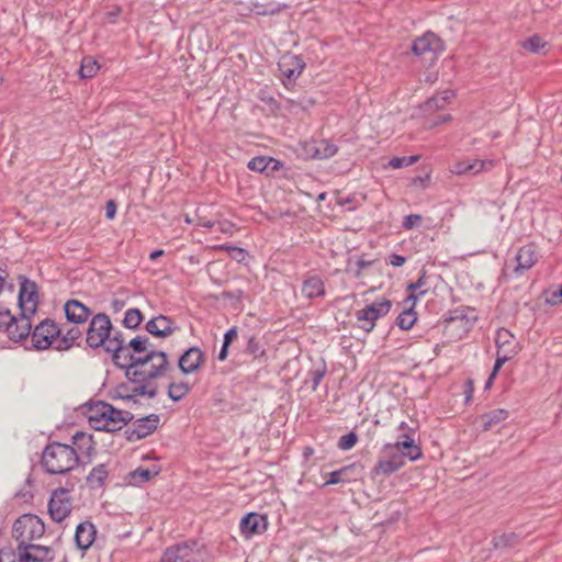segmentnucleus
<instances>
[{
    "label": "nucleus",
    "instance_id": "f257e3e1",
    "mask_svg": "<svg viewBox=\"0 0 562 562\" xmlns=\"http://www.w3.org/2000/svg\"><path fill=\"white\" fill-rule=\"evenodd\" d=\"M168 366L166 352L150 350L143 356L132 353V359L122 362L119 368L125 370V376L130 382H148L162 375Z\"/></svg>",
    "mask_w": 562,
    "mask_h": 562
},
{
    "label": "nucleus",
    "instance_id": "f03ea898",
    "mask_svg": "<svg viewBox=\"0 0 562 562\" xmlns=\"http://www.w3.org/2000/svg\"><path fill=\"white\" fill-rule=\"evenodd\" d=\"M89 425L95 430L113 432L122 429L133 419V414L114 408L109 403L99 401L87 406Z\"/></svg>",
    "mask_w": 562,
    "mask_h": 562
},
{
    "label": "nucleus",
    "instance_id": "7ed1b4c3",
    "mask_svg": "<svg viewBox=\"0 0 562 562\" xmlns=\"http://www.w3.org/2000/svg\"><path fill=\"white\" fill-rule=\"evenodd\" d=\"M41 464L49 474H67L78 467V458L70 445L52 442L44 448Z\"/></svg>",
    "mask_w": 562,
    "mask_h": 562
},
{
    "label": "nucleus",
    "instance_id": "20e7f679",
    "mask_svg": "<svg viewBox=\"0 0 562 562\" xmlns=\"http://www.w3.org/2000/svg\"><path fill=\"white\" fill-rule=\"evenodd\" d=\"M32 329V323L25 316H15L3 304H0V339L8 338L20 342L26 339Z\"/></svg>",
    "mask_w": 562,
    "mask_h": 562
},
{
    "label": "nucleus",
    "instance_id": "39448f33",
    "mask_svg": "<svg viewBox=\"0 0 562 562\" xmlns=\"http://www.w3.org/2000/svg\"><path fill=\"white\" fill-rule=\"evenodd\" d=\"M78 483V477L69 476L65 486L53 491L48 503V513L54 521L60 522L70 515L72 510L70 493Z\"/></svg>",
    "mask_w": 562,
    "mask_h": 562
},
{
    "label": "nucleus",
    "instance_id": "423d86ee",
    "mask_svg": "<svg viewBox=\"0 0 562 562\" xmlns=\"http://www.w3.org/2000/svg\"><path fill=\"white\" fill-rule=\"evenodd\" d=\"M45 532L44 522L32 514L22 515L13 524L12 536L18 541V549L32 543Z\"/></svg>",
    "mask_w": 562,
    "mask_h": 562
},
{
    "label": "nucleus",
    "instance_id": "0eeeda50",
    "mask_svg": "<svg viewBox=\"0 0 562 562\" xmlns=\"http://www.w3.org/2000/svg\"><path fill=\"white\" fill-rule=\"evenodd\" d=\"M61 328L50 318L42 321L32 331L31 340L36 350L56 349Z\"/></svg>",
    "mask_w": 562,
    "mask_h": 562
},
{
    "label": "nucleus",
    "instance_id": "6e6552de",
    "mask_svg": "<svg viewBox=\"0 0 562 562\" xmlns=\"http://www.w3.org/2000/svg\"><path fill=\"white\" fill-rule=\"evenodd\" d=\"M19 284L18 301L21 311L19 316H25L31 322V317L36 313L38 306V288L25 276H19Z\"/></svg>",
    "mask_w": 562,
    "mask_h": 562
},
{
    "label": "nucleus",
    "instance_id": "1a4fd4ad",
    "mask_svg": "<svg viewBox=\"0 0 562 562\" xmlns=\"http://www.w3.org/2000/svg\"><path fill=\"white\" fill-rule=\"evenodd\" d=\"M113 326L110 317L104 313L94 315L87 329L86 341L89 347L95 349L105 348L109 335L112 333Z\"/></svg>",
    "mask_w": 562,
    "mask_h": 562
},
{
    "label": "nucleus",
    "instance_id": "9d476101",
    "mask_svg": "<svg viewBox=\"0 0 562 562\" xmlns=\"http://www.w3.org/2000/svg\"><path fill=\"white\" fill-rule=\"evenodd\" d=\"M392 303L390 300H381L375 301L370 305H367L364 308H361L356 312V318L359 323V327L366 330L367 333L371 331L375 322L385 316L391 310Z\"/></svg>",
    "mask_w": 562,
    "mask_h": 562
},
{
    "label": "nucleus",
    "instance_id": "9b49d317",
    "mask_svg": "<svg viewBox=\"0 0 562 562\" xmlns=\"http://www.w3.org/2000/svg\"><path fill=\"white\" fill-rule=\"evenodd\" d=\"M71 449L75 451L78 458V465L89 464L92 461V457L95 453V441L92 435L77 431L71 437Z\"/></svg>",
    "mask_w": 562,
    "mask_h": 562
},
{
    "label": "nucleus",
    "instance_id": "f8f14e48",
    "mask_svg": "<svg viewBox=\"0 0 562 562\" xmlns=\"http://www.w3.org/2000/svg\"><path fill=\"white\" fill-rule=\"evenodd\" d=\"M160 417L157 414H150L146 417L136 419L130 428L125 430L128 441L140 440L151 435L159 425Z\"/></svg>",
    "mask_w": 562,
    "mask_h": 562
},
{
    "label": "nucleus",
    "instance_id": "ddd939ff",
    "mask_svg": "<svg viewBox=\"0 0 562 562\" xmlns=\"http://www.w3.org/2000/svg\"><path fill=\"white\" fill-rule=\"evenodd\" d=\"M104 350L112 353V360L116 367L132 359V352L126 347L123 335L119 330L113 329L109 335Z\"/></svg>",
    "mask_w": 562,
    "mask_h": 562
},
{
    "label": "nucleus",
    "instance_id": "4468645a",
    "mask_svg": "<svg viewBox=\"0 0 562 562\" xmlns=\"http://www.w3.org/2000/svg\"><path fill=\"white\" fill-rule=\"evenodd\" d=\"M445 49L443 42L432 32H427L417 37L412 44V52L416 56L431 54L436 56Z\"/></svg>",
    "mask_w": 562,
    "mask_h": 562
},
{
    "label": "nucleus",
    "instance_id": "2eb2a0df",
    "mask_svg": "<svg viewBox=\"0 0 562 562\" xmlns=\"http://www.w3.org/2000/svg\"><path fill=\"white\" fill-rule=\"evenodd\" d=\"M385 451H396L411 461H416L422 457V449L415 443L414 438L408 434L398 436L397 441L394 443H386Z\"/></svg>",
    "mask_w": 562,
    "mask_h": 562
},
{
    "label": "nucleus",
    "instance_id": "dca6fc26",
    "mask_svg": "<svg viewBox=\"0 0 562 562\" xmlns=\"http://www.w3.org/2000/svg\"><path fill=\"white\" fill-rule=\"evenodd\" d=\"M516 267L514 272L516 274H522L526 270L531 269L538 261L539 255L535 244H527L519 248L516 254Z\"/></svg>",
    "mask_w": 562,
    "mask_h": 562
},
{
    "label": "nucleus",
    "instance_id": "f3484780",
    "mask_svg": "<svg viewBox=\"0 0 562 562\" xmlns=\"http://www.w3.org/2000/svg\"><path fill=\"white\" fill-rule=\"evenodd\" d=\"M239 528L241 535L246 538H250L267 529V517L257 513H249L241 518Z\"/></svg>",
    "mask_w": 562,
    "mask_h": 562
},
{
    "label": "nucleus",
    "instance_id": "a211bd4d",
    "mask_svg": "<svg viewBox=\"0 0 562 562\" xmlns=\"http://www.w3.org/2000/svg\"><path fill=\"white\" fill-rule=\"evenodd\" d=\"M196 552L188 544H176L168 548L160 562H196Z\"/></svg>",
    "mask_w": 562,
    "mask_h": 562
},
{
    "label": "nucleus",
    "instance_id": "6ab92c4d",
    "mask_svg": "<svg viewBox=\"0 0 562 562\" xmlns=\"http://www.w3.org/2000/svg\"><path fill=\"white\" fill-rule=\"evenodd\" d=\"M278 68L282 78L293 81L301 75L304 64L297 56L285 54L280 58Z\"/></svg>",
    "mask_w": 562,
    "mask_h": 562
},
{
    "label": "nucleus",
    "instance_id": "aec40b11",
    "mask_svg": "<svg viewBox=\"0 0 562 562\" xmlns=\"http://www.w3.org/2000/svg\"><path fill=\"white\" fill-rule=\"evenodd\" d=\"M205 361V353L199 347H191L179 358V368L184 374L195 372Z\"/></svg>",
    "mask_w": 562,
    "mask_h": 562
},
{
    "label": "nucleus",
    "instance_id": "412c9836",
    "mask_svg": "<svg viewBox=\"0 0 562 562\" xmlns=\"http://www.w3.org/2000/svg\"><path fill=\"white\" fill-rule=\"evenodd\" d=\"M383 453L386 456L385 459H380L374 468L375 474L391 475L392 473L398 471L405 464V457L397 453L396 451H385L383 449Z\"/></svg>",
    "mask_w": 562,
    "mask_h": 562
},
{
    "label": "nucleus",
    "instance_id": "4be33fe9",
    "mask_svg": "<svg viewBox=\"0 0 562 562\" xmlns=\"http://www.w3.org/2000/svg\"><path fill=\"white\" fill-rule=\"evenodd\" d=\"M176 329L175 322L165 315L153 317L146 324V330L153 336L160 338L171 336Z\"/></svg>",
    "mask_w": 562,
    "mask_h": 562
},
{
    "label": "nucleus",
    "instance_id": "5701e85b",
    "mask_svg": "<svg viewBox=\"0 0 562 562\" xmlns=\"http://www.w3.org/2000/svg\"><path fill=\"white\" fill-rule=\"evenodd\" d=\"M66 318L74 324H83L91 315V311L77 300H69L64 306Z\"/></svg>",
    "mask_w": 562,
    "mask_h": 562
},
{
    "label": "nucleus",
    "instance_id": "b1692460",
    "mask_svg": "<svg viewBox=\"0 0 562 562\" xmlns=\"http://www.w3.org/2000/svg\"><path fill=\"white\" fill-rule=\"evenodd\" d=\"M97 529L91 521L80 522L76 528V546L81 550L89 549L95 540Z\"/></svg>",
    "mask_w": 562,
    "mask_h": 562
},
{
    "label": "nucleus",
    "instance_id": "393cba45",
    "mask_svg": "<svg viewBox=\"0 0 562 562\" xmlns=\"http://www.w3.org/2000/svg\"><path fill=\"white\" fill-rule=\"evenodd\" d=\"M509 417V413L506 409L497 408L490 411L480 416V422L484 431L491 430L493 427L503 423Z\"/></svg>",
    "mask_w": 562,
    "mask_h": 562
},
{
    "label": "nucleus",
    "instance_id": "a878e982",
    "mask_svg": "<svg viewBox=\"0 0 562 562\" xmlns=\"http://www.w3.org/2000/svg\"><path fill=\"white\" fill-rule=\"evenodd\" d=\"M82 331L74 326L68 328L65 333L61 329V334H59V339H57L56 350L65 351L70 349L72 346L78 344V340L81 338Z\"/></svg>",
    "mask_w": 562,
    "mask_h": 562
},
{
    "label": "nucleus",
    "instance_id": "bb28decb",
    "mask_svg": "<svg viewBox=\"0 0 562 562\" xmlns=\"http://www.w3.org/2000/svg\"><path fill=\"white\" fill-rule=\"evenodd\" d=\"M31 555L33 562H49L54 559V552L50 547L30 543L21 548Z\"/></svg>",
    "mask_w": 562,
    "mask_h": 562
},
{
    "label": "nucleus",
    "instance_id": "cd10ccee",
    "mask_svg": "<svg viewBox=\"0 0 562 562\" xmlns=\"http://www.w3.org/2000/svg\"><path fill=\"white\" fill-rule=\"evenodd\" d=\"M406 290L409 292L406 302H411L412 306H415L417 300L429 291V288L427 286L426 272L424 271L416 282L407 284Z\"/></svg>",
    "mask_w": 562,
    "mask_h": 562
},
{
    "label": "nucleus",
    "instance_id": "c85d7f7f",
    "mask_svg": "<svg viewBox=\"0 0 562 562\" xmlns=\"http://www.w3.org/2000/svg\"><path fill=\"white\" fill-rule=\"evenodd\" d=\"M495 342L498 348L497 352L504 353V350L508 349H515L516 353L518 352L517 342L515 341L513 334L508 329H498L496 333Z\"/></svg>",
    "mask_w": 562,
    "mask_h": 562
},
{
    "label": "nucleus",
    "instance_id": "c756f323",
    "mask_svg": "<svg viewBox=\"0 0 562 562\" xmlns=\"http://www.w3.org/2000/svg\"><path fill=\"white\" fill-rule=\"evenodd\" d=\"M109 472L106 470L105 464H99L94 467L90 473L87 475V484L91 488H100L104 485L105 480L108 479Z\"/></svg>",
    "mask_w": 562,
    "mask_h": 562
},
{
    "label": "nucleus",
    "instance_id": "7c9ffc66",
    "mask_svg": "<svg viewBox=\"0 0 562 562\" xmlns=\"http://www.w3.org/2000/svg\"><path fill=\"white\" fill-rule=\"evenodd\" d=\"M519 542V536L515 532H505L502 535H494L492 539L495 549L513 548Z\"/></svg>",
    "mask_w": 562,
    "mask_h": 562
},
{
    "label": "nucleus",
    "instance_id": "2f4dec72",
    "mask_svg": "<svg viewBox=\"0 0 562 562\" xmlns=\"http://www.w3.org/2000/svg\"><path fill=\"white\" fill-rule=\"evenodd\" d=\"M126 347L136 356H143L151 350V344L147 336H136L126 345Z\"/></svg>",
    "mask_w": 562,
    "mask_h": 562
},
{
    "label": "nucleus",
    "instance_id": "473e14b6",
    "mask_svg": "<svg viewBox=\"0 0 562 562\" xmlns=\"http://www.w3.org/2000/svg\"><path fill=\"white\" fill-rule=\"evenodd\" d=\"M99 68L100 66L93 57L86 56L81 60L79 75L83 79H89L97 75Z\"/></svg>",
    "mask_w": 562,
    "mask_h": 562
},
{
    "label": "nucleus",
    "instance_id": "72a5a7b5",
    "mask_svg": "<svg viewBox=\"0 0 562 562\" xmlns=\"http://www.w3.org/2000/svg\"><path fill=\"white\" fill-rule=\"evenodd\" d=\"M159 473L158 470L137 468L130 473L131 484L140 485Z\"/></svg>",
    "mask_w": 562,
    "mask_h": 562
},
{
    "label": "nucleus",
    "instance_id": "f704fd0d",
    "mask_svg": "<svg viewBox=\"0 0 562 562\" xmlns=\"http://www.w3.org/2000/svg\"><path fill=\"white\" fill-rule=\"evenodd\" d=\"M417 319L416 313L414 311V306L412 304L408 308L404 310L397 317L396 324L401 329L407 330L413 327Z\"/></svg>",
    "mask_w": 562,
    "mask_h": 562
},
{
    "label": "nucleus",
    "instance_id": "c9c22d12",
    "mask_svg": "<svg viewBox=\"0 0 562 562\" xmlns=\"http://www.w3.org/2000/svg\"><path fill=\"white\" fill-rule=\"evenodd\" d=\"M143 321V314L138 308H128L125 312L123 325L128 329H136Z\"/></svg>",
    "mask_w": 562,
    "mask_h": 562
},
{
    "label": "nucleus",
    "instance_id": "e433bc0d",
    "mask_svg": "<svg viewBox=\"0 0 562 562\" xmlns=\"http://www.w3.org/2000/svg\"><path fill=\"white\" fill-rule=\"evenodd\" d=\"M547 42L539 35H532L521 42V46L533 54H539L547 46Z\"/></svg>",
    "mask_w": 562,
    "mask_h": 562
},
{
    "label": "nucleus",
    "instance_id": "4c0bfd02",
    "mask_svg": "<svg viewBox=\"0 0 562 562\" xmlns=\"http://www.w3.org/2000/svg\"><path fill=\"white\" fill-rule=\"evenodd\" d=\"M454 97L453 91L445 90L426 102L427 110L441 109L445 103Z\"/></svg>",
    "mask_w": 562,
    "mask_h": 562
},
{
    "label": "nucleus",
    "instance_id": "58836bf2",
    "mask_svg": "<svg viewBox=\"0 0 562 562\" xmlns=\"http://www.w3.org/2000/svg\"><path fill=\"white\" fill-rule=\"evenodd\" d=\"M189 391L190 387L184 382L170 383L168 387V395L172 401L179 402L189 393Z\"/></svg>",
    "mask_w": 562,
    "mask_h": 562
},
{
    "label": "nucleus",
    "instance_id": "ea45409f",
    "mask_svg": "<svg viewBox=\"0 0 562 562\" xmlns=\"http://www.w3.org/2000/svg\"><path fill=\"white\" fill-rule=\"evenodd\" d=\"M18 557H15V553L10 551H0V562H5V560H9L10 562H33L31 560V555L23 551L22 549H18Z\"/></svg>",
    "mask_w": 562,
    "mask_h": 562
},
{
    "label": "nucleus",
    "instance_id": "a19ab883",
    "mask_svg": "<svg viewBox=\"0 0 562 562\" xmlns=\"http://www.w3.org/2000/svg\"><path fill=\"white\" fill-rule=\"evenodd\" d=\"M338 151V146L329 139L318 142V158H330Z\"/></svg>",
    "mask_w": 562,
    "mask_h": 562
},
{
    "label": "nucleus",
    "instance_id": "79ce46f5",
    "mask_svg": "<svg viewBox=\"0 0 562 562\" xmlns=\"http://www.w3.org/2000/svg\"><path fill=\"white\" fill-rule=\"evenodd\" d=\"M495 166L494 160L492 159H474L470 160V175H477L483 171H488Z\"/></svg>",
    "mask_w": 562,
    "mask_h": 562
},
{
    "label": "nucleus",
    "instance_id": "37998d69",
    "mask_svg": "<svg viewBox=\"0 0 562 562\" xmlns=\"http://www.w3.org/2000/svg\"><path fill=\"white\" fill-rule=\"evenodd\" d=\"M515 355H516V350L515 349L504 350V353L497 352V358L495 360V364H494L493 371H492V373L490 375V380H493L495 378V375L497 374L498 370L502 368V366L506 361L512 359Z\"/></svg>",
    "mask_w": 562,
    "mask_h": 562
},
{
    "label": "nucleus",
    "instance_id": "c03bdc74",
    "mask_svg": "<svg viewBox=\"0 0 562 562\" xmlns=\"http://www.w3.org/2000/svg\"><path fill=\"white\" fill-rule=\"evenodd\" d=\"M418 160H419V156L418 155L405 156V157H393L392 159H390L387 166L393 168V169H398V168H402V167L412 166L415 162H417Z\"/></svg>",
    "mask_w": 562,
    "mask_h": 562
},
{
    "label": "nucleus",
    "instance_id": "a18cd8bd",
    "mask_svg": "<svg viewBox=\"0 0 562 562\" xmlns=\"http://www.w3.org/2000/svg\"><path fill=\"white\" fill-rule=\"evenodd\" d=\"M136 386L133 389V393L131 395L137 396H148L149 398H154L157 395V387H148L147 382H133Z\"/></svg>",
    "mask_w": 562,
    "mask_h": 562
},
{
    "label": "nucleus",
    "instance_id": "49530a36",
    "mask_svg": "<svg viewBox=\"0 0 562 562\" xmlns=\"http://www.w3.org/2000/svg\"><path fill=\"white\" fill-rule=\"evenodd\" d=\"M268 158H269V156L254 157L251 160H249L247 167L251 171H256V172H260V173L267 172L269 169L268 161H267Z\"/></svg>",
    "mask_w": 562,
    "mask_h": 562
},
{
    "label": "nucleus",
    "instance_id": "de8ad7c7",
    "mask_svg": "<svg viewBox=\"0 0 562 562\" xmlns=\"http://www.w3.org/2000/svg\"><path fill=\"white\" fill-rule=\"evenodd\" d=\"M357 441V434L355 431H350L339 438L337 446L340 450L347 451L352 449L356 446Z\"/></svg>",
    "mask_w": 562,
    "mask_h": 562
},
{
    "label": "nucleus",
    "instance_id": "09e8293b",
    "mask_svg": "<svg viewBox=\"0 0 562 562\" xmlns=\"http://www.w3.org/2000/svg\"><path fill=\"white\" fill-rule=\"evenodd\" d=\"M348 470H349V467H345V468H341L340 470L333 471V472L328 473L329 479L323 483V486L344 482L345 479H342V474H345Z\"/></svg>",
    "mask_w": 562,
    "mask_h": 562
},
{
    "label": "nucleus",
    "instance_id": "8fccbe9b",
    "mask_svg": "<svg viewBox=\"0 0 562 562\" xmlns=\"http://www.w3.org/2000/svg\"><path fill=\"white\" fill-rule=\"evenodd\" d=\"M218 249L226 250L232 258H234L238 261L243 260L245 257V250L239 247L222 245V246H218Z\"/></svg>",
    "mask_w": 562,
    "mask_h": 562
},
{
    "label": "nucleus",
    "instance_id": "3c124183",
    "mask_svg": "<svg viewBox=\"0 0 562 562\" xmlns=\"http://www.w3.org/2000/svg\"><path fill=\"white\" fill-rule=\"evenodd\" d=\"M451 171L456 175H470V160L457 161L452 166Z\"/></svg>",
    "mask_w": 562,
    "mask_h": 562
},
{
    "label": "nucleus",
    "instance_id": "603ef678",
    "mask_svg": "<svg viewBox=\"0 0 562 562\" xmlns=\"http://www.w3.org/2000/svg\"><path fill=\"white\" fill-rule=\"evenodd\" d=\"M267 161L269 167L268 171L266 172L267 176H272L274 172L284 168V164L273 157H269Z\"/></svg>",
    "mask_w": 562,
    "mask_h": 562
},
{
    "label": "nucleus",
    "instance_id": "864d4df0",
    "mask_svg": "<svg viewBox=\"0 0 562 562\" xmlns=\"http://www.w3.org/2000/svg\"><path fill=\"white\" fill-rule=\"evenodd\" d=\"M420 222H422V216L420 215H418V214H411V215H407L404 218L403 227L405 229H412L413 227L419 225Z\"/></svg>",
    "mask_w": 562,
    "mask_h": 562
},
{
    "label": "nucleus",
    "instance_id": "5fc2aeb1",
    "mask_svg": "<svg viewBox=\"0 0 562 562\" xmlns=\"http://www.w3.org/2000/svg\"><path fill=\"white\" fill-rule=\"evenodd\" d=\"M546 302L550 305H558L562 302V284L559 290L552 291L547 295Z\"/></svg>",
    "mask_w": 562,
    "mask_h": 562
},
{
    "label": "nucleus",
    "instance_id": "6e6d98bb",
    "mask_svg": "<svg viewBox=\"0 0 562 562\" xmlns=\"http://www.w3.org/2000/svg\"><path fill=\"white\" fill-rule=\"evenodd\" d=\"M246 350L254 356L261 353L259 342L254 337L249 338Z\"/></svg>",
    "mask_w": 562,
    "mask_h": 562
},
{
    "label": "nucleus",
    "instance_id": "4d7b16f0",
    "mask_svg": "<svg viewBox=\"0 0 562 562\" xmlns=\"http://www.w3.org/2000/svg\"><path fill=\"white\" fill-rule=\"evenodd\" d=\"M215 228H216V231H218L221 233L232 234L233 224L228 221H220V222H216Z\"/></svg>",
    "mask_w": 562,
    "mask_h": 562
},
{
    "label": "nucleus",
    "instance_id": "13d9d810",
    "mask_svg": "<svg viewBox=\"0 0 562 562\" xmlns=\"http://www.w3.org/2000/svg\"><path fill=\"white\" fill-rule=\"evenodd\" d=\"M406 261V258L404 256L392 254L389 256V263L393 267H402Z\"/></svg>",
    "mask_w": 562,
    "mask_h": 562
},
{
    "label": "nucleus",
    "instance_id": "bf43d9fd",
    "mask_svg": "<svg viewBox=\"0 0 562 562\" xmlns=\"http://www.w3.org/2000/svg\"><path fill=\"white\" fill-rule=\"evenodd\" d=\"M237 337V327L233 326L224 334V344L231 345L234 339Z\"/></svg>",
    "mask_w": 562,
    "mask_h": 562
},
{
    "label": "nucleus",
    "instance_id": "052dcab7",
    "mask_svg": "<svg viewBox=\"0 0 562 562\" xmlns=\"http://www.w3.org/2000/svg\"><path fill=\"white\" fill-rule=\"evenodd\" d=\"M116 214V204L114 201L110 200L106 202L105 206V216L112 220Z\"/></svg>",
    "mask_w": 562,
    "mask_h": 562
},
{
    "label": "nucleus",
    "instance_id": "680f3d73",
    "mask_svg": "<svg viewBox=\"0 0 562 562\" xmlns=\"http://www.w3.org/2000/svg\"><path fill=\"white\" fill-rule=\"evenodd\" d=\"M302 291L308 297H313L314 296L315 292H314L313 279L306 280L304 282Z\"/></svg>",
    "mask_w": 562,
    "mask_h": 562
},
{
    "label": "nucleus",
    "instance_id": "e2e57ef3",
    "mask_svg": "<svg viewBox=\"0 0 562 562\" xmlns=\"http://www.w3.org/2000/svg\"><path fill=\"white\" fill-rule=\"evenodd\" d=\"M473 391H474L473 381L467 380V382L464 383V394H465L467 402L470 401V398L472 397Z\"/></svg>",
    "mask_w": 562,
    "mask_h": 562
},
{
    "label": "nucleus",
    "instance_id": "0e129e2a",
    "mask_svg": "<svg viewBox=\"0 0 562 562\" xmlns=\"http://www.w3.org/2000/svg\"><path fill=\"white\" fill-rule=\"evenodd\" d=\"M116 392H117V395L119 397L123 398V400H133L134 398V395H131L127 393V386L125 385H120L117 389H116Z\"/></svg>",
    "mask_w": 562,
    "mask_h": 562
},
{
    "label": "nucleus",
    "instance_id": "69168bd1",
    "mask_svg": "<svg viewBox=\"0 0 562 562\" xmlns=\"http://www.w3.org/2000/svg\"><path fill=\"white\" fill-rule=\"evenodd\" d=\"M228 348H229V345L223 342L222 348L218 353V360L224 361L227 358Z\"/></svg>",
    "mask_w": 562,
    "mask_h": 562
},
{
    "label": "nucleus",
    "instance_id": "338daca9",
    "mask_svg": "<svg viewBox=\"0 0 562 562\" xmlns=\"http://www.w3.org/2000/svg\"><path fill=\"white\" fill-rule=\"evenodd\" d=\"M371 263H372L371 261H367V260H363V259L357 260V267H358L357 274H359L361 270H363L364 268L369 267Z\"/></svg>",
    "mask_w": 562,
    "mask_h": 562
},
{
    "label": "nucleus",
    "instance_id": "774afa93",
    "mask_svg": "<svg viewBox=\"0 0 562 562\" xmlns=\"http://www.w3.org/2000/svg\"><path fill=\"white\" fill-rule=\"evenodd\" d=\"M215 225H216V222L205 221L202 218L199 220V226L206 227V228H214Z\"/></svg>",
    "mask_w": 562,
    "mask_h": 562
}]
</instances>
